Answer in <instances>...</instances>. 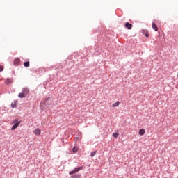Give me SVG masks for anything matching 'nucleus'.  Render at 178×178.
I'll list each match as a JSON object with an SVG mask.
<instances>
[{"mask_svg":"<svg viewBox=\"0 0 178 178\" xmlns=\"http://www.w3.org/2000/svg\"><path fill=\"white\" fill-rule=\"evenodd\" d=\"M83 169H84V167L83 166L75 168L74 170L69 172V175H76V173H79L80 170H83Z\"/></svg>","mask_w":178,"mask_h":178,"instance_id":"nucleus-1","label":"nucleus"},{"mask_svg":"<svg viewBox=\"0 0 178 178\" xmlns=\"http://www.w3.org/2000/svg\"><path fill=\"white\" fill-rule=\"evenodd\" d=\"M14 123L13 126L11 127V130H16L19 126H20V121H19V119H15L13 120Z\"/></svg>","mask_w":178,"mask_h":178,"instance_id":"nucleus-2","label":"nucleus"},{"mask_svg":"<svg viewBox=\"0 0 178 178\" xmlns=\"http://www.w3.org/2000/svg\"><path fill=\"white\" fill-rule=\"evenodd\" d=\"M44 104L45 106H49V105H52V99L51 97L46 98L44 101Z\"/></svg>","mask_w":178,"mask_h":178,"instance_id":"nucleus-3","label":"nucleus"},{"mask_svg":"<svg viewBox=\"0 0 178 178\" xmlns=\"http://www.w3.org/2000/svg\"><path fill=\"white\" fill-rule=\"evenodd\" d=\"M22 92L25 95L26 97L30 94V89L29 88H23Z\"/></svg>","mask_w":178,"mask_h":178,"instance_id":"nucleus-4","label":"nucleus"},{"mask_svg":"<svg viewBox=\"0 0 178 178\" xmlns=\"http://www.w3.org/2000/svg\"><path fill=\"white\" fill-rule=\"evenodd\" d=\"M142 33L143 34V35H145L147 38L149 37V34L148 33V30L147 29H142Z\"/></svg>","mask_w":178,"mask_h":178,"instance_id":"nucleus-5","label":"nucleus"},{"mask_svg":"<svg viewBox=\"0 0 178 178\" xmlns=\"http://www.w3.org/2000/svg\"><path fill=\"white\" fill-rule=\"evenodd\" d=\"M13 83V81L10 78H7L5 81V84H7V86H9L10 84H12Z\"/></svg>","mask_w":178,"mask_h":178,"instance_id":"nucleus-6","label":"nucleus"},{"mask_svg":"<svg viewBox=\"0 0 178 178\" xmlns=\"http://www.w3.org/2000/svg\"><path fill=\"white\" fill-rule=\"evenodd\" d=\"M125 27L126 29H127L128 30H131L132 27H133V24L129 23V22H127L125 24Z\"/></svg>","mask_w":178,"mask_h":178,"instance_id":"nucleus-7","label":"nucleus"},{"mask_svg":"<svg viewBox=\"0 0 178 178\" xmlns=\"http://www.w3.org/2000/svg\"><path fill=\"white\" fill-rule=\"evenodd\" d=\"M13 63H14L15 66H17V65H19V63H20V58H15L14 60Z\"/></svg>","mask_w":178,"mask_h":178,"instance_id":"nucleus-8","label":"nucleus"},{"mask_svg":"<svg viewBox=\"0 0 178 178\" xmlns=\"http://www.w3.org/2000/svg\"><path fill=\"white\" fill-rule=\"evenodd\" d=\"M34 134H35L36 136H40V134H41V129H35Z\"/></svg>","mask_w":178,"mask_h":178,"instance_id":"nucleus-9","label":"nucleus"},{"mask_svg":"<svg viewBox=\"0 0 178 178\" xmlns=\"http://www.w3.org/2000/svg\"><path fill=\"white\" fill-rule=\"evenodd\" d=\"M26 95L23 92L19 93L18 95L19 98H26Z\"/></svg>","mask_w":178,"mask_h":178,"instance_id":"nucleus-10","label":"nucleus"},{"mask_svg":"<svg viewBox=\"0 0 178 178\" xmlns=\"http://www.w3.org/2000/svg\"><path fill=\"white\" fill-rule=\"evenodd\" d=\"M145 134V129H141L139 130V135L140 136H144Z\"/></svg>","mask_w":178,"mask_h":178,"instance_id":"nucleus-11","label":"nucleus"},{"mask_svg":"<svg viewBox=\"0 0 178 178\" xmlns=\"http://www.w3.org/2000/svg\"><path fill=\"white\" fill-rule=\"evenodd\" d=\"M72 178H80L81 177V174H74L71 176Z\"/></svg>","mask_w":178,"mask_h":178,"instance_id":"nucleus-12","label":"nucleus"},{"mask_svg":"<svg viewBox=\"0 0 178 178\" xmlns=\"http://www.w3.org/2000/svg\"><path fill=\"white\" fill-rule=\"evenodd\" d=\"M152 29H153V30H154V31H158V26L154 22L152 23Z\"/></svg>","mask_w":178,"mask_h":178,"instance_id":"nucleus-13","label":"nucleus"},{"mask_svg":"<svg viewBox=\"0 0 178 178\" xmlns=\"http://www.w3.org/2000/svg\"><path fill=\"white\" fill-rule=\"evenodd\" d=\"M120 105V102H116L115 103H113L112 105L113 108H116L117 106H119Z\"/></svg>","mask_w":178,"mask_h":178,"instance_id":"nucleus-14","label":"nucleus"},{"mask_svg":"<svg viewBox=\"0 0 178 178\" xmlns=\"http://www.w3.org/2000/svg\"><path fill=\"white\" fill-rule=\"evenodd\" d=\"M16 102H17V101H14V102L11 103V108H17V106L16 105Z\"/></svg>","mask_w":178,"mask_h":178,"instance_id":"nucleus-15","label":"nucleus"},{"mask_svg":"<svg viewBox=\"0 0 178 178\" xmlns=\"http://www.w3.org/2000/svg\"><path fill=\"white\" fill-rule=\"evenodd\" d=\"M24 67H30V62L29 61H26L24 63Z\"/></svg>","mask_w":178,"mask_h":178,"instance_id":"nucleus-16","label":"nucleus"},{"mask_svg":"<svg viewBox=\"0 0 178 178\" xmlns=\"http://www.w3.org/2000/svg\"><path fill=\"white\" fill-rule=\"evenodd\" d=\"M79 151V147L74 146L73 148H72V152H74V154H76V152H77Z\"/></svg>","mask_w":178,"mask_h":178,"instance_id":"nucleus-17","label":"nucleus"},{"mask_svg":"<svg viewBox=\"0 0 178 178\" xmlns=\"http://www.w3.org/2000/svg\"><path fill=\"white\" fill-rule=\"evenodd\" d=\"M95 155H97V151H93L90 153L91 158H94V156H95Z\"/></svg>","mask_w":178,"mask_h":178,"instance_id":"nucleus-18","label":"nucleus"},{"mask_svg":"<svg viewBox=\"0 0 178 178\" xmlns=\"http://www.w3.org/2000/svg\"><path fill=\"white\" fill-rule=\"evenodd\" d=\"M113 137H114V138H118V137H119V133L118 132L113 133Z\"/></svg>","mask_w":178,"mask_h":178,"instance_id":"nucleus-19","label":"nucleus"},{"mask_svg":"<svg viewBox=\"0 0 178 178\" xmlns=\"http://www.w3.org/2000/svg\"><path fill=\"white\" fill-rule=\"evenodd\" d=\"M0 72H3V66L0 65Z\"/></svg>","mask_w":178,"mask_h":178,"instance_id":"nucleus-20","label":"nucleus"},{"mask_svg":"<svg viewBox=\"0 0 178 178\" xmlns=\"http://www.w3.org/2000/svg\"><path fill=\"white\" fill-rule=\"evenodd\" d=\"M78 139H79V137H76V138H75V140H78Z\"/></svg>","mask_w":178,"mask_h":178,"instance_id":"nucleus-21","label":"nucleus"}]
</instances>
